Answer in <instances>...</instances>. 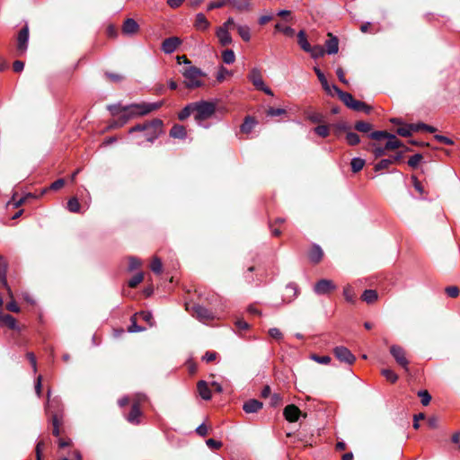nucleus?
I'll use <instances>...</instances> for the list:
<instances>
[{
    "mask_svg": "<svg viewBox=\"0 0 460 460\" xmlns=\"http://www.w3.org/2000/svg\"><path fill=\"white\" fill-rule=\"evenodd\" d=\"M329 36H331V39L328 40L325 43L326 50L329 55L336 54L339 51V40L337 37L332 36L330 33Z\"/></svg>",
    "mask_w": 460,
    "mask_h": 460,
    "instance_id": "412c9836",
    "label": "nucleus"
},
{
    "mask_svg": "<svg viewBox=\"0 0 460 460\" xmlns=\"http://www.w3.org/2000/svg\"><path fill=\"white\" fill-rule=\"evenodd\" d=\"M195 113L193 102L186 105L178 114L180 120H184L190 116L191 113Z\"/></svg>",
    "mask_w": 460,
    "mask_h": 460,
    "instance_id": "f704fd0d",
    "label": "nucleus"
},
{
    "mask_svg": "<svg viewBox=\"0 0 460 460\" xmlns=\"http://www.w3.org/2000/svg\"><path fill=\"white\" fill-rule=\"evenodd\" d=\"M237 32L243 40L248 42L251 40V31L248 25H237Z\"/></svg>",
    "mask_w": 460,
    "mask_h": 460,
    "instance_id": "72a5a7b5",
    "label": "nucleus"
},
{
    "mask_svg": "<svg viewBox=\"0 0 460 460\" xmlns=\"http://www.w3.org/2000/svg\"><path fill=\"white\" fill-rule=\"evenodd\" d=\"M124 106H121L119 104H112L108 106V110L111 111V113L115 116L118 115L120 112H124L122 110Z\"/></svg>",
    "mask_w": 460,
    "mask_h": 460,
    "instance_id": "e2e57ef3",
    "label": "nucleus"
},
{
    "mask_svg": "<svg viewBox=\"0 0 460 460\" xmlns=\"http://www.w3.org/2000/svg\"><path fill=\"white\" fill-rule=\"evenodd\" d=\"M162 127L163 121L159 119H155L149 122L132 127L128 133L142 132L144 140L152 143L159 137Z\"/></svg>",
    "mask_w": 460,
    "mask_h": 460,
    "instance_id": "f257e3e1",
    "label": "nucleus"
},
{
    "mask_svg": "<svg viewBox=\"0 0 460 460\" xmlns=\"http://www.w3.org/2000/svg\"><path fill=\"white\" fill-rule=\"evenodd\" d=\"M222 59L224 63L230 65L233 64L235 60L234 52L232 49H226L222 53Z\"/></svg>",
    "mask_w": 460,
    "mask_h": 460,
    "instance_id": "a19ab883",
    "label": "nucleus"
},
{
    "mask_svg": "<svg viewBox=\"0 0 460 460\" xmlns=\"http://www.w3.org/2000/svg\"><path fill=\"white\" fill-rule=\"evenodd\" d=\"M306 52L309 53L313 58H319L325 54V49L320 45H315L314 47L311 46V50Z\"/></svg>",
    "mask_w": 460,
    "mask_h": 460,
    "instance_id": "58836bf2",
    "label": "nucleus"
},
{
    "mask_svg": "<svg viewBox=\"0 0 460 460\" xmlns=\"http://www.w3.org/2000/svg\"><path fill=\"white\" fill-rule=\"evenodd\" d=\"M132 117L129 116V113L128 112H124L121 116H119V118L116 120V121H119V123L117 124L118 127H122L124 126L129 119H131Z\"/></svg>",
    "mask_w": 460,
    "mask_h": 460,
    "instance_id": "0e129e2a",
    "label": "nucleus"
},
{
    "mask_svg": "<svg viewBox=\"0 0 460 460\" xmlns=\"http://www.w3.org/2000/svg\"><path fill=\"white\" fill-rule=\"evenodd\" d=\"M378 295L377 292L374 289H366L362 294V300L367 304H372L377 300Z\"/></svg>",
    "mask_w": 460,
    "mask_h": 460,
    "instance_id": "473e14b6",
    "label": "nucleus"
},
{
    "mask_svg": "<svg viewBox=\"0 0 460 460\" xmlns=\"http://www.w3.org/2000/svg\"><path fill=\"white\" fill-rule=\"evenodd\" d=\"M151 270L155 274H160L162 272V261L159 258L155 257L153 259L151 265Z\"/></svg>",
    "mask_w": 460,
    "mask_h": 460,
    "instance_id": "09e8293b",
    "label": "nucleus"
},
{
    "mask_svg": "<svg viewBox=\"0 0 460 460\" xmlns=\"http://www.w3.org/2000/svg\"><path fill=\"white\" fill-rule=\"evenodd\" d=\"M0 326H6L11 330L20 331V327L13 316L0 312Z\"/></svg>",
    "mask_w": 460,
    "mask_h": 460,
    "instance_id": "ddd939ff",
    "label": "nucleus"
},
{
    "mask_svg": "<svg viewBox=\"0 0 460 460\" xmlns=\"http://www.w3.org/2000/svg\"><path fill=\"white\" fill-rule=\"evenodd\" d=\"M349 109H351L355 111H363L367 114H368L372 111V108L369 105H367L366 102H361V101H357V100H354V102Z\"/></svg>",
    "mask_w": 460,
    "mask_h": 460,
    "instance_id": "c756f323",
    "label": "nucleus"
},
{
    "mask_svg": "<svg viewBox=\"0 0 460 460\" xmlns=\"http://www.w3.org/2000/svg\"><path fill=\"white\" fill-rule=\"evenodd\" d=\"M50 396H51V392H50V390H48V393H47L48 403L46 405V411L48 412H51V415L54 412H57L58 414L59 408L61 406L60 401L58 398L51 399Z\"/></svg>",
    "mask_w": 460,
    "mask_h": 460,
    "instance_id": "f3484780",
    "label": "nucleus"
},
{
    "mask_svg": "<svg viewBox=\"0 0 460 460\" xmlns=\"http://www.w3.org/2000/svg\"><path fill=\"white\" fill-rule=\"evenodd\" d=\"M287 295L284 298L285 301L290 302L297 296L298 289L295 283H289L286 286Z\"/></svg>",
    "mask_w": 460,
    "mask_h": 460,
    "instance_id": "bb28decb",
    "label": "nucleus"
},
{
    "mask_svg": "<svg viewBox=\"0 0 460 460\" xmlns=\"http://www.w3.org/2000/svg\"><path fill=\"white\" fill-rule=\"evenodd\" d=\"M387 138L388 141L385 143V148L387 150H394L402 146V143L399 139H397L394 134L390 133Z\"/></svg>",
    "mask_w": 460,
    "mask_h": 460,
    "instance_id": "7c9ffc66",
    "label": "nucleus"
},
{
    "mask_svg": "<svg viewBox=\"0 0 460 460\" xmlns=\"http://www.w3.org/2000/svg\"><path fill=\"white\" fill-rule=\"evenodd\" d=\"M227 75H230V72L226 67L220 66L217 74V80L222 82Z\"/></svg>",
    "mask_w": 460,
    "mask_h": 460,
    "instance_id": "680f3d73",
    "label": "nucleus"
},
{
    "mask_svg": "<svg viewBox=\"0 0 460 460\" xmlns=\"http://www.w3.org/2000/svg\"><path fill=\"white\" fill-rule=\"evenodd\" d=\"M275 29L278 31L283 32L286 36L293 37L295 35V30L289 26H283L280 23L275 25Z\"/></svg>",
    "mask_w": 460,
    "mask_h": 460,
    "instance_id": "c03bdc74",
    "label": "nucleus"
},
{
    "mask_svg": "<svg viewBox=\"0 0 460 460\" xmlns=\"http://www.w3.org/2000/svg\"><path fill=\"white\" fill-rule=\"evenodd\" d=\"M382 375L391 383H394L398 379V376L391 369H383Z\"/></svg>",
    "mask_w": 460,
    "mask_h": 460,
    "instance_id": "3c124183",
    "label": "nucleus"
},
{
    "mask_svg": "<svg viewBox=\"0 0 460 460\" xmlns=\"http://www.w3.org/2000/svg\"><path fill=\"white\" fill-rule=\"evenodd\" d=\"M229 2L239 12H248L251 9V3L248 0H229Z\"/></svg>",
    "mask_w": 460,
    "mask_h": 460,
    "instance_id": "a878e982",
    "label": "nucleus"
},
{
    "mask_svg": "<svg viewBox=\"0 0 460 460\" xmlns=\"http://www.w3.org/2000/svg\"><path fill=\"white\" fill-rule=\"evenodd\" d=\"M350 165L352 172H358L363 169L365 165V160L359 157H354L350 162Z\"/></svg>",
    "mask_w": 460,
    "mask_h": 460,
    "instance_id": "e433bc0d",
    "label": "nucleus"
},
{
    "mask_svg": "<svg viewBox=\"0 0 460 460\" xmlns=\"http://www.w3.org/2000/svg\"><path fill=\"white\" fill-rule=\"evenodd\" d=\"M354 128L357 131L362 132V133H369L372 129V125L369 122L366 121H357L354 125Z\"/></svg>",
    "mask_w": 460,
    "mask_h": 460,
    "instance_id": "c9c22d12",
    "label": "nucleus"
},
{
    "mask_svg": "<svg viewBox=\"0 0 460 460\" xmlns=\"http://www.w3.org/2000/svg\"><path fill=\"white\" fill-rule=\"evenodd\" d=\"M390 353L394 358L395 361L404 369L408 368L409 361L405 355L403 348L398 345H393L390 348Z\"/></svg>",
    "mask_w": 460,
    "mask_h": 460,
    "instance_id": "6e6552de",
    "label": "nucleus"
},
{
    "mask_svg": "<svg viewBox=\"0 0 460 460\" xmlns=\"http://www.w3.org/2000/svg\"><path fill=\"white\" fill-rule=\"evenodd\" d=\"M310 358L322 365H328L332 360L330 356H319L317 354H311Z\"/></svg>",
    "mask_w": 460,
    "mask_h": 460,
    "instance_id": "49530a36",
    "label": "nucleus"
},
{
    "mask_svg": "<svg viewBox=\"0 0 460 460\" xmlns=\"http://www.w3.org/2000/svg\"><path fill=\"white\" fill-rule=\"evenodd\" d=\"M308 119L314 123H320L323 121V115L319 112H312L308 114Z\"/></svg>",
    "mask_w": 460,
    "mask_h": 460,
    "instance_id": "69168bd1",
    "label": "nucleus"
},
{
    "mask_svg": "<svg viewBox=\"0 0 460 460\" xmlns=\"http://www.w3.org/2000/svg\"><path fill=\"white\" fill-rule=\"evenodd\" d=\"M187 136L186 129L183 126L175 124L170 130V137L173 138L184 139Z\"/></svg>",
    "mask_w": 460,
    "mask_h": 460,
    "instance_id": "b1692460",
    "label": "nucleus"
},
{
    "mask_svg": "<svg viewBox=\"0 0 460 460\" xmlns=\"http://www.w3.org/2000/svg\"><path fill=\"white\" fill-rule=\"evenodd\" d=\"M314 73L316 74L323 88L324 89V91L328 93V94H331L332 95V85L330 86L324 74L321 71V69L317 66H314Z\"/></svg>",
    "mask_w": 460,
    "mask_h": 460,
    "instance_id": "6ab92c4d",
    "label": "nucleus"
},
{
    "mask_svg": "<svg viewBox=\"0 0 460 460\" xmlns=\"http://www.w3.org/2000/svg\"><path fill=\"white\" fill-rule=\"evenodd\" d=\"M51 421H52V425H53L52 433L55 437H58L60 434V431H59L60 420H59V416L58 415L57 412H54L52 414Z\"/></svg>",
    "mask_w": 460,
    "mask_h": 460,
    "instance_id": "37998d69",
    "label": "nucleus"
},
{
    "mask_svg": "<svg viewBox=\"0 0 460 460\" xmlns=\"http://www.w3.org/2000/svg\"><path fill=\"white\" fill-rule=\"evenodd\" d=\"M29 41V29L28 26H24L19 31L17 37V50L20 54L25 53L28 48Z\"/></svg>",
    "mask_w": 460,
    "mask_h": 460,
    "instance_id": "9d476101",
    "label": "nucleus"
},
{
    "mask_svg": "<svg viewBox=\"0 0 460 460\" xmlns=\"http://www.w3.org/2000/svg\"><path fill=\"white\" fill-rule=\"evenodd\" d=\"M194 25L198 30L205 31L208 28L209 22L207 20L206 16L202 13H199L196 15V20H195Z\"/></svg>",
    "mask_w": 460,
    "mask_h": 460,
    "instance_id": "cd10ccee",
    "label": "nucleus"
},
{
    "mask_svg": "<svg viewBox=\"0 0 460 460\" xmlns=\"http://www.w3.org/2000/svg\"><path fill=\"white\" fill-rule=\"evenodd\" d=\"M248 79L257 90H260L270 96H273L271 89L265 85L260 69L253 67L248 75Z\"/></svg>",
    "mask_w": 460,
    "mask_h": 460,
    "instance_id": "423d86ee",
    "label": "nucleus"
},
{
    "mask_svg": "<svg viewBox=\"0 0 460 460\" xmlns=\"http://www.w3.org/2000/svg\"><path fill=\"white\" fill-rule=\"evenodd\" d=\"M393 164H394V160H392V159H389V158L382 159L381 161H379L377 164H375L374 169L376 172H379L384 169H387Z\"/></svg>",
    "mask_w": 460,
    "mask_h": 460,
    "instance_id": "79ce46f5",
    "label": "nucleus"
},
{
    "mask_svg": "<svg viewBox=\"0 0 460 460\" xmlns=\"http://www.w3.org/2000/svg\"><path fill=\"white\" fill-rule=\"evenodd\" d=\"M418 396L420 398L422 405L427 406L430 402L431 395L427 390L419 391Z\"/></svg>",
    "mask_w": 460,
    "mask_h": 460,
    "instance_id": "de8ad7c7",
    "label": "nucleus"
},
{
    "mask_svg": "<svg viewBox=\"0 0 460 460\" xmlns=\"http://www.w3.org/2000/svg\"><path fill=\"white\" fill-rule=\"evenodd\" d=\"M422 158L423 157L420 154H415L409 158L408 165L411 168H416L422 160Z\"/></svg>",
    "mask_w": 460,
    "mask_h": 460,
    "instance_id": "8fccbe9b",
    "label": "nucleus"
},
{
    "mask_svg": "<svg viewBox=\"0 0 460 460\" xmlns=\"http://www.w3.org/2000/svg\"><path fill=\"white\" fill-rule=\"evenodd\" d=\"M65 185V180L64 179H58L54 182H52L49 186V190H58L61 189Z\"/></svg>",
    "mask_w": 460,
    "mask_h": 460,
    "instance_id": "774afa93",
    "label": "nucleus"
},
{
    "mask_svg": "<svg viewBox=\"0 0 460 460\" xmlns=\"http://www.w3.org/2000/svg\"><path fill=\"white\" fill-rule=\"evenodd\" d=\"M336 288L335 284L330 279H321L314 287V291L317 295H326Z\"/></svg>",
    "mask_w": 460,
    "mask_h": 460,
    "instance_id": "1a4fd4ad",
    "label": "nucleus"
},
{
    "mask_svg": "<svg viewBox=\"0 0 460 460\" xmlns=\"http://www.w3.org/2000/svg\"><path fill=\"white\" fill-rule=\"evenodd\" d=\"M389 134L390 133L382 130L374 131L370 133L369 137L375 140H379L381 138H387Z\"/></svg>",
    "mask_w": 460,
    "mask_h": 460,
    "instance_id": "4d7b16f0",
    "label": "nucleus"
},
{
    "mask_svg": "<svg viewBox=\"0 0 460 460\" xmlns=\"http://www.w3.org/2000/svg\"><path fill=\"white\" fill-rule=\"evenodd\" d=\"M411 128H412L413 131L425 130V131H428L429 133H434V132L437 131L436 128H434L432 126H429V125H427L425 123L411 124Z\"/></svg>",
    "mask_w": 460,
    "mask_h": 460,
    "instance_id": "4c0bfd02",
    "label": "nucleus"
},
{
    "mask_svg": "<svg viewBox=\"0 0 460 460\" xmlns=\"http://www.w3.org/2000/svg\"><path fill=\"white\" fill-rule=\"evenodd\" d=\"M181 40L178 37H170L165 39L162 43V50L165 54H171L176 50Z\"/></svg>",
    "mask_w": 460,
    "mask_h": 460,
    "instance_id": "f8f14e48",
    "label": "nucleus"
},
{
    "mask_svg": "<svg viewBox=\"0 0 460 460\" xmlns=\"http://www.w3.org/2000/svg\"><path fill=\"white\" fill-rule=\"evenodd\" d=\"M323 256V252L322 248L317 245L314 244L309 252V259L314 263H318Z\"/></svg>",
    "mask_w": 460,
    "mask_h": 460,
    "instance_id": "4be33fe9",
    "label": "nucleus"
},
{
    "mask_svg": "<svg viewBox=\"0 0 460 460\" xmlns=\"http://www.w3.org/2000/svg\"><path fill=\"white\" fill-rule=\"evenodd\" d=\"M80 208H81V205H80L78 199L75 197L71 198L67 201V209L70 212H72V213H79L80 212Z\"/></svg>",
    "mask_w": 460,
    "mask_h": 460,
    "instance_id": "ea45409f",
    "label": "nucleus"
},
{
    "mask_svg": "<svg viewBox=\"0 0 460 460\" xmlns=\"http://www.w3.org/2000/svg\"><path fill=\"white\" fill-rule=\"evenodd\" d=\"M297 43L304 51L311 50V45L307 40L305 31H300L297 33Z\"/></svg>",
    "mask_w": 460,
    "mask_h": 460,
    "instance_id": "c85d7f7f",
    "label": "nucleus"
},
{
    "mask_svg": "<svg viewBox=\"0 0 460 460\" xmlns=\"http://www.w3.org/2000/svg\"><path fill=\"white\" fill-rule=\"evenodd\" d=\"M198 392L200 397L204 400L211 399V392L208 388V383L206 381H199L197 385Z\"/></svg>",
    "mask_w": 460,
    "mask_h": 460,
    "instance_id": "aec40b11",
    "label": "nucleus"
},
{
    "mask_svg": "<svg viewBox=\"0 0 460 460\" xmlns=\"http://www.w3.org/2000/svg\"><path fill=\"white\" fill-rule=\"evenodd\" d=\"M286 113H287L286 110L282 109V108H272V107H270L267 111V115L270 116V117L280 116V115H284Z\"/></svg>",
    "mask_w": 460,
    "mask_h": 460,
    "instance_id": "6e6d98bb",
    "label": "nucleus"
},
{
    "mask_svg": "<svg viewBox=\"0 0 460 460\" xmlns=\"http://www.w3.org/2000/svg\"><path fill=\"white\" fill-rule=\"evenodd\" d=\"M138 30H139V25L132 18H128L123 22L122 32L126 35H134L138 31Z\"/></svg>",
    "mask_w": 460,
    "mask_h": 460,
    "instance_id": "4468645a",
    "label": "nucleus"
},
{
    "mask_svg": "<svg viewBox=\"0 0 460 460\" xmlns=\"http://www.w3.org/2000/svg\"><path fill=\"white\" fill-rule=\"evenodd\" d=\"M343 296L348 302H349V303L354 302L355 295H354L353 289L350 286H347L344 288Z\"/></svg>",
    "mask_w": 460,
    "mask_h": 460,
    "instance_id": "5fc2aeb1",
    "label": "nucleus"
},
{
    "mask_svg": "<svg viewBox=\"0 0 460 460\" xmlns=\"http://www.w3.org/2000/svg\"><path fill=\"white\" fill-rule=\"evenodd\" d=\"M186 310L189 311L192 316L196 317L199 321L207 323L215 319V314L208 308L200 305L186 304Z\"/></svg>",
    "mask_w": 460,
    "mask_h": 460,
    "instance_id": "39448f33",
    "label": "nucleus"
},
{
    "mask_svg": "<svg viewBox=\"0 0 460 460\" xmlns=\"http://www.w3.org/2000/svg\"><path fill=\"white\" fill-rule=\"evenodd\" d=\"M332 90L338 94L339 98L341 99V101L348 107V108H350V106L352 105L353 102H354V98L353 96L347 93V92H343L341 91L337 85L335 84H332Z\"/></svg>",
    "mask_w": 460,
    "mask_h": 460,
    "instance_id": "dca6fc26",
    "label": "nucleus"
},
{
    "mask_svg": "<svg viewBox=\"0 0 460 460\" xmlns=\"http://www.w3.org/2000/svg\"><path fill=\"white\" fill-rule=\"evenodd\" d=\"M195 114L194 119L199 125L201 122L210 118L216 112V104L211 102L200 101L193 102Z\"/></svg>",
    "mask_w": 460,
    "mask_h": 460,
    "instance_id": "20e7f679",
    "label": "nucleus"
},
{
    "mask_svg": "<svg viewBox=\"0 0 460 460\" xmlns=\"http://www.w3.org/2000/svg\"><path fill=\"white\" fill-rule=\"evenodd\" d=\"M3 257L0 256V280L3 284V286L7 289V292H8V295L10 297H13V293H12V290L11 288H9L8 284H7V280H6V264L4 263L3 264V269H2V261H3Z\"/></svg>",
    "mask_w": 460,
    "mask_h": 460,
    "instance_id": "393cba45",
    "label": "nucleus"
},
{
    "mask_svg": "<svg viewBox=\"0 0 460 460\" xmlns=\"http://www.w3.org/2000/svg\"><path fill=\"white\" fill-rule=\"evenodd\" d=\"M256 120L250 116L244 119L243 123L241 125V131L243 133H250L256 125Z\"/></svg>",
    "mask_w": 460,
    "mask_h": 460,
    "instance_id": "2f4dec72",
    "label": "nucleus"
},
{
    "mask_svg": "<svg viewBox=\"0 0 460 460\" xmlns=\"http://www.w3.org/2000/svg\"><path fill=\"white\" fill-rule=\"evenodd\" d=\"M140 415L141 411L139 409L138 403L136 402L132 405L130 411L127 416V420L132 424H138Z\"/></svg>",
    "mask_w": 460,
    "mask_h": 460,
    "instance_id": "a211bd4d",
    "label": "nucleus"
},
{
    "mask_svg": "<svg viewBox=\"0 0 460 460\" xmlns=\"http://www.w3.org/2000/svg\"><path fill=\"white\" fill-rule=\"evenodd\" d=\"M335 357L342 363L352 365L356 357L350 352V350L344 346H337L333 349Z\"/></svg>",
    "mask_w": 460,
    "mask_h": 460,
    "instance_id": "0eeeda50",
    "label": "nucleus"
},
{
    "mask_svg": "<svg viewBox=\"0 0 460 460\" xmlns=\"http://www.w3.org/2000/svg\"><path fill=\"white\" fill-rule=\"evenodd\" d=\"M262 406L263 404L261 402L256 399H250L243 403V410L246 413H255L258 412L262 408Z\"/></svg>",
    "mask_w": 460,
    "mask_h": 460,
    "instance_id": "2eb2a0df",
    "label": "nucleus"
},
{
    "mask_svg": "<svg viewBox=\"0 0 460 460\" xmlns=\"http://www.w3.org/2000/svg\"><path fill=\"white\" fill-rule=\"evenodd\" d=\"M314 132H315L318 136H320V137H328V136H329V133H330V131H329V128H328V126H326V125H320V126L315 127V128H314Z\"/></svg>",
    "mask_w": 460,
    "mask_h": 460,
    "instance_id": "864d4df0",
    "label": "nucleus"
},
{
    "mask_svg": "<svg viewBox=\"0 0 460 460\" xmlns=\"http://www.w3.org/2000/svg\"><path fill=\"white\" fill-rule=\"evenodd\" d=\"M269 335H270L271 338H273V339H275V340H278V341H281V340H282V338H283V334H282V332H280V330H279V329H278V328H270V329L269 330Z\"/></svg>",
    "mask_w": 460,
    "mask_h": 460,
    "instance_id": "bf43d9fd",
    "label": "nucleus"
},
{
    "mask_svg": "<svg viewBox=\"0 0 460 460\" xmlns=\"http://www.w3.org/2000/svg\"><path fill=\"white\" fill-rule=\"evenodd\" d=\"M181 73L184 77L183 84L186 88L195 89L204 85L202 78L207 75L200 68L194 66H189L182 69Z\"/></svg>",
    "mask_w": 460,
    "mask_h": 460,
    "instance_id": "f03ea898",
    "label": "nucleus"
},
{
    "mask_svg": "<svg viewBox=\"0 0 460 460\" xmlns=\"http://www.w3.org/2000/svg\"><path fill=\"white\" fill-rule=\"evenodd\" d=\"M434 138L440 142V143H443L445 145H448V146H451L454 144V141L447 137H445V136H442V135H435Z\"/></svg>",
    "mask_w": 460,
    "mask_h": 460,
    "instance_id": "338daca9",
    "label": "nucleus"
},
{
    "mask_svg": "<svg viewBox=\"0 0 460 460\" xmlns=\"http://www.w3.org/2000/svg\"><path fill=\"white\" fill-rule=\"evenodd\" d=\"M346 140L349 145L356 146L360 142V137L357 133L349 131L346 134Z\"/></svg>",
    "mask_w": 460,
    "mask_h": 460,
    "instance_id": "a18cd8bd",
    "label": "nucleus"
},
{
    "mask_svg": "<svg viewBox=\"0 0 460 460\" xmlns=\"http://www.w3.org/2000/svg\"><path fill=\"white\" fill-rule=\"evenodd\" d=\"M140 264H141L140 260L136 257H130L128 259V270L130 271L138 268L140 266Z\"/></svg>",
    "mask_w": 460,
    "mask_h": 460,
    "instance_id": "052dcab7",
    "label": "nucleus"
},
{
    "mask_svg": "<svg viewBox=\"0 0 460 460\" xmlns=\"http://www.w3.org/2000/svg\"><path fill=\"white\" fill-rule=\"evenodd\" d=\"M283 415L288 421L295 422L298 420L301 415V411L295 404H289L284 408Z\"/></svg>",
    "mask_w": 460,
    "mask_h": 460,
    "instance_id": "9b49d317",
    "label": "nucleus"
},
{
    "mask_svg": "<svg viewBox=\"0 0 460 460\" xmlns=\"http://www.w3.org/2000/svg\"><path fill=\"white\" fill-rule=\"evenodd\" d=\"M217 36L223 46L229 45L232 42V37L226 28H219L217 31Z\"/></svg>",
    "mask_w": 460,
    "mask_h": 460,
    "instance_id": "5701e85b",
    "label": "nucleus"
},
{
    "mask_svg": "<svg viewBox=\"0 0 460 460\" xmlns=\"http://www.w3.org/2000/svg\"><path fill=\"white\" fill-rule=\"evenodd\" d=\"M164 104V102H141V103H131L122 108L124 112L129 113V116L133 118L146 116L155 111L160 109Z\"/></svg>",
    "mask_w": 460,
    "mask_h": 460,
    "instance_id": "7ed1b4c3",
    "label": "nucleus"
},
{
    "mask_svg": "<svg viewBox=\"0 0 460 460\" xmlns=\"http://www.w3.org/2000/svg\"><path fill=\"white\" fill-rule=\"evenodd\" d=\"M445 292L450 297H457L459 296V288L456 286L447 287Z\"/></svg>",
    "mask_w": 460,
    "mask_h": 460,
    "instance_id": "13d9d810",
    "label": "nucleus"
},
{
    "mask_svg": "<svg viewBox=\"0 0 460 460\" xmlns=\"http://www.w3.org/2000/svg\"><path fill=\"white\" fill-rule=\"evenodd\" d=\"M143 279H144V275L143 273L139 272V273H137L135 276H133L129 280H128V286L130 288H135L137 287L139 283H141L143 281Z\"/></svg>",
    "mask_w": 460,
    "mask_h": 460,
    "instance_id": "603ef678",
    "label": "nucleus"
}]
</instances>
